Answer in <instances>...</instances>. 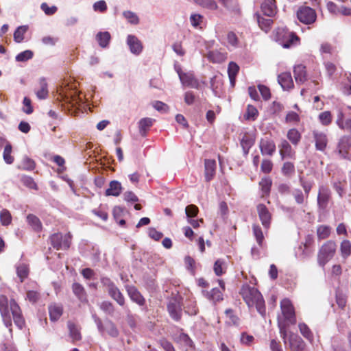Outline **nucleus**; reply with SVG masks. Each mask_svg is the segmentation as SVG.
<instances>
[{"mask_svg":"<svg viewBox=\"0 0 351 351\" xmlns=\"http://www.w3.org/2000/svg\"><path fill=\"white\" fill-rule=\"evenodd\" d=\"M10 310L15 325L22 329L25 325V321L22 313L21 307L14 299H11L10 302L8 298L4 295H0V313L5 326L9 328L10 333L12 332V322L10 315Z\"/></svg>","mask_w":351,"mask_h":351,"instance_id":"obj_1","label":"nucleus"},{"mask_svg":"<svg viewBox=\"0 0 351 351\" xmlns=\"http://www.w3.org/2000/svg\"><path fill=\"white\" fill-rule=\"evenodd\" d=\"M280 313L278 315L277 324L280 337L286 343L288 328L296 324L295 308L288 298H284L280 301Z\"/></svg>","mask_w":351,"mask_h":351,"instance_id":"obj_2","label":"nucleus"},{"mask_svg":"<svg viewBox=\"0 0 351 351\" xmlns=\"http://www.w3.org/2000/svg\"><path fill=\"white\" fill-rule=\"evenodd\" d=\"M239 294L249 308L255 307L257 311L265 316L266 313L265 300L260 291L248 284L242 285Z\"/></svg>","mask_w":351,"mask_h":351,"instance_id":"obj_3","label":"nucleus"},{"mask_svg":"<svg viewBox=\"0 0 351 351\" xmlns=\"http://www.w3.org/2000/svg\"><path fill=\"white\" fill-rule=\"evenodd\" d=\"M337 249L336 243L329 240L325 242L319 248L317 254V263L324 267L325 265L332 258Z\"/></svg>","mask_w":351,"mask_h":351,"instance_id":"obj_4","label":"nucleus"},{"mask_svg":"<svg viewBox=\"0 0 351 351\" xmlns=\"http://www.w3.org/2000/svg\"><path fill=\"white\" fill-rule=\"evenodd\" d=\"M51 245L56 250H68L72 243V234L68 232L63 234L61 232L53 233L49 237Z\"/></svg>","mask_w":351,"mask_h":351,"instance_id":"obj_5","label":"nucleus"},{"mask_svg":"<svg viewBox=\"0 0 351 351\" xmlns=\"http://www.w3.org/2000/svg\"><path fill=\"white\" fill-rule=\"evenodd\" d=\"M101 283L106 288L108 295L112 299H113L119 306H125V298L123 294L109 278H101Z\"/></svg>","mask_w":351,"mask_h":351,"instance_id":"obj_6","label":"nucleus"},{"mask_svg":"<svg viewBox=\"0 0 351 351\" xmlns=\"http://www.w3.org/2000/svg\"><path fill=\"white\" fill-rule=\"evenodd\" d=\"M297 18L303 24L311 25L316 21L317 13L308 6H300L297 11Z\"/></svg>","mask_w":351,"mask_h":351,"instance_id":"obj_7","label":"nucleus"},{"mask_svg":"<svg viewBox=\"0 0 351 351\" xmlns=\"http://www.w3.org/2000/svg\"><path fill=\"white\" fill-rule=\"evenodd\" d=\"M277 39L284 48H289L295 41L299 40V37L293 32L285 29H278Z\"/></svg>","mask_w":351,"mask_h":351,"instance_id":"obj_8","label":"nucleus"},{"mask_svg":"<svg viewBox=\"0 0 351 351\" xmlns=\"http://www.w3.org/2000/svg\"><path fill=\"white\" fill-rule=\"evenodd\" d=\"M176 72L178 74L181 83L186 86L199 89V83L195 79L193 73H184L182 71L180 66L176 68Z\"/></svg>","mask_w":351,"mask_h":351,"instance_id":"obj_9","label":"nucleus"},{"mask_svg":"<svg viewBox=\"0 0 351 351\" xmlns=\"http://www.w3.org/2000/svg\"><path fill=\"white\" fill-rule=\"evenodd\" d=\"M312 137L316 150L324 152L328 142L327 135L323 132L315 130L312 132Z\"/></svg>","mask_w":351,"mask_h":351,"instance_id":"obj_10","label":"nucleus"},{"mask_svg":"<svg viewBox=\"0 0 351 351\" xmlns=\"http://www.w3.org/2000/svg\"><path fill=\"white\" fill-rule=\"evenodd\" d=\"M259 148L263 155L271 156L276 152V147L274 141L268 137L260 140Z\"/></svg>","mask_w":351,"mask_h":351,"instance_id":"obj_11","label":"nucleus"},{"mask_svg":"<svg viewBox=\"0 0 351 351\" xmlns=\"http://www.w3.org/2000/svg\"><path fill=\"white\" fill-rule=\"evenodd\" d=\"M256 210L262 225L265 228L268 229L271 224V214L267 206L263 204H258Z\"/></svg>","mask_w":351,"mask_h":351,"instance_id":"obj_12","label":"nucleus"},{"mask_svg":"<svg viewBox=\"0 0 351 351\" xmlns=\"http://www.w3.org/2000/svg\"><path fill=\"white\" fill-rule=\"evenodd\" d=\"M278 148L280 156L282 160L287 158L295 159V152L287 140L282 139L278 145Z\"/></svg>","mask_w":351,"mask_h":351,"instance_id":"obj_13","label":"nucleus"},{"mask_svg":"<svg viewBox=\"0 0 351 351\" xmlns=\"http://www.w3.org/2000/svg\"><path fill=\"white\" fill-rule=\"evenodd\" d=\"M331 197L330 189L324 186H321L317 195V204L322 209H325Z\"/></svg>","mask_w":351,"mask_h":351,"instance_id":"obj_14","label":"nucleus"},{"mask_svg":"<svg viewBox=\"0 0 351 351\" xmlns=\"http://www.w3.org/2000/svg\"><path fill=\"white\" fill-rule=\"evenodd\" d=\"M126 291L130 300L136 303L138 305L142 306L145 304V299L141 293V292L134 286H128Z\"/></svg>","mask_w":351,"mask_h":351,"instance_id":"obj_15","label":"nucleus"},{"mask_svg":"<svg viewBox=\"0 0 351 351\" xmlns=\"http://www.w3.org/2000/svg\"><path fill=\"white\" fill-rule=\"evenodd\" d=\"M278 82L283 90H289L294 86L292 76L290 72H283L278 75Z\"/></svg>","mask_w":351,"mask_h":351,"instance_id":"obj_16","label":"nucleus"},{"mask_svg":"<svg viewBox=\"0 0 351 351\" xmlns=\"http://www.w3.org/2000/svg\"><path fill=\"white\" fill-rule=\"evenodd\" d=\"M216 161L213 159L204 160V177L206 182L213 179L216 172Z\"/></svg>","mask_w":351,"mask_h":351,"instance_id":"obj_17","label":"nucleus"},{"mask_svg":"<svg viewBox=\"0 0 351 351\" xmlns=\"http://www.w3.org/2000/svg\"><path fill=\"white\" fill-rule=\"evenodd\" d=\"M351 147V137L348 136H343L339 140L338 143L339 154L343 158H346L348 155V152Z\"/></svg>","mask_w":351,"mask_h":351,"instance_id":"obj_18","label":"nucleus"},{"mask_svg":"<svg viewBox=\"0 0 351 351\" xmlns=\"http://www.w3.org/2000/svg\"><path fill=\"white\" fill-rule=\"evenodd\" d=\"M127 43L132 53L138 55L141 53L143 50V45L136 36L128 35L127 38Z\"/></svg>","mask_w":351,"mask_h":351,"instance_id":"obj_19","label":"nucleus"},{"mask_svg":"<svg viewBox=\"0 0 351 351\" xmlns=\"http://www.w3.org/2000/svg\"><path fill=\"white\" fill-rule=\"evenodd\" d=\"M276 0H265L261 4V10L267 16L272 17L277 13Z\"/></svg>","mask_w":351,"mask_h":351,"instance_id":"obj_20","label":"nucleus"},{"mask_svg":"<svg viewBox=\"0 0 351 351\" xmlns=\"http://www.w3.org/2000/svg\"><path fill=\"white\" fill-rule=\"evenodd\" d=\"M202 292L206 299L215 304L223 300L222 291L218 288H213L210 291L202 290Z\"/></svg>","mask_w":351,"mask_h":351,"instance_id":"obj_21","label":"nucleus"},{"mask_svg":"<svg viewBox=\"0 0 351 351\" xmlns=\"http://www.w3.org/2000/svg\"><path fill=\"white\" fill-rule=\"evenodd\" d=\"M294 77L296 83L303 84L307 80L306 66L302 64H298L293 69Z\"/></svg>","mask_w":351,"mask_h":351,"instance_id":"obj_22","label":"nucleus"},{"mask_svg":"<svg viewBox=\"0 0 351 351\" xmlns=\"http://www.w3.org/2000/svg\"><path fill=\"white\" fill-rule=\"evenodd\" d=\"M167 311L171 317L175 321H180L182 317V308L176 301L170 302L167 305Z\"/></svg>","mask_w":351,"mask_h":351,"instance_id":"obj_23","label":"nucleus"},{"mask_svg":"<svg viewBox=\"0 0 351 351\" xmlns=\"http://www.w3.org/2000/svg\"><path fill=\"white\" fill-rule=\"evenodd\" d=\"M290 349L291 351H306V343L298 335H291L289 339Z\"/></svg>","mask_w":351,"mask_h":351,"instance_id":"obj_24","label":"nucleus"},{"mask_svg":"<svg viewBox=\"0 0 351 351\" xmlns=\"http://www.w3.org/2000/svg\"><path fill=\"white\" fill-rule=\"evenodd\" d=\"M72 290L75 295L82 303H87V294L84 287L80 283L74 282L72 285Z\"/></svg>","mask_w":351,"mask_h":351,"instance_id":"obj_25","label":"nucleus"},{"mask_svg":"<svg viewBox=\"0 0 351 351\" xmlns=\"http://www.w3.org/2000/svg\"><path fill=\"white\" fill-rule=\"evenodd\" d=\"M122 186L121 182L117 180H112L109 183V187L106 190V196H119L122 192Z\"/></svg>","mask_w":351,"mask_h":351,"instance_id":"obj_26","label":"nucleus"},{"mask_svg":"<svg viewBox=\"0 0 351 351\" xmlns=\"http://www.w3.org/2000/svg\"><path fill=\"white\" fill-rule=\"evenodd\" d=\"M35 93L40 99H44L48 96V86L45 78H40L39 80L38 87L35 90Z\"/></svg>","mask_w":351,"mask_h":351,"instance_id":"obj_27","label":"nucleus"},{"mask_svg":"<svg viewBox=\"0 0 351 351\" xmlns=\"http://www.w3.org/2000/svg\"><path fill=\"white\" fill-rule=\"evenodd\" d=\"M48 309L49 318L52 322L58 320L63 313V307L60 304H52L49 306Z\"/></svg>","mask_w":351,"mask_h":351,"instance_id":"obj_28","label":"nucleus"},{"mask_svg":"<svg viewBox=\"0 0 351 351\" xmlns=\"http://www.w3.org/2000/svg\"><path fill=\"white\" fill-rule=\"evenodd\" d=\"M154 119L149 117L141 119L138 122L139 133L142 136H145L150 128L152 126Z\"/></svg>","mask_w":351,"mask_h":351,"instance_id":"obj_29","label":"nucleus"},{"mask_svg":"<svg viewBox=\"0 0 351 351\" xmlns=\"http://www.w3.org/2000/svg\"><path fill=\"white\" fill-rule=\"evenodd\" d=\"M254 17L257 21L259 27L263 31L268 32L270 30L273 23V21L271 19H265L261 16V14L258 12L254 14Z\"/></svg>","mask_w":351,"mask_h":351,"instance_id":"obj_30","label":"nucleus"},{"mask_svg":"<svg viewBox=\"0 0 351 351\" xmlns=\"http://www.w3.org/2000/svg\"><path fill=\"white\" fill-rule=\"evenodd\" d=\"M69 335L72 339L73 343L82 339V335L78 326L73 322L69 321L67 323Z\"/></svg>","mask_w":351,"mask_h":351,"instance_id":"obj_31","label":"nucleus"},{"mask_svg":"<svg viewBox=\"0 0 351 351\" xmlns=\"http://www.w3.org/2000/svg\"><path fill=\"white\" fill-rule=\"evenodd\" d=\"M287 138L293 146L296 147L302 139V134L296 128H291L287 131Z\"/></svg>","mask_w":351,"mask_h":351,"instance_id":"obj_32","label":"nucleus"},{"mask_svg":"<svg viewBox=\"0 0 351 351\" xmlns=\"http://www.w3.org/2000/svg\"><path fill=\"white\" fill-rule=\"evenodd\" d=\"M239 66L234 62H230L228 64V73L230 83L232 87L235 85L236 77L239 73Z\"/></svg>","mask_w":351,"mask_h":351,"instance_id":"obj_33","label":"nucleus"},{"mask_svg":"<svg viewBox=\"0 0 351 351\" xmlns=\"http://www.w3.org/2000/svg\"><path fill=\"white\" fill-rule=\"evenodd\" d=\"M242 147L244 155L247 156L249 154L250 148L254 144V140L248 134H245L240 142Z\"/></svg>","mask_w":351,"mask_h":351,"instance_id":"obj_34","label":"nucleus"},{"mask_svg":"<svg viewBox=\"0 0 351 351\" xmlns=\"http://www.w3.org/2000/svg\"><path fill=\"white\" fill-rule=\"evenodd\" d=\"M27 221L34 231L39 232L42 230L43 225L37 216L33 214H29L27 216Z\"/></svg>","mask_w":351,"mask_h":351,"instance_id":"obj_35","label":"nucleus"},{"mask_svg":"<svg viewBox=\"0 0 351 351\" xmlns=\"http://www.w3.org/2000/svg\"><path fill=\"white\" fill-rule=\"evenodd\" d=\"M110 39L111 36L108 32H99L96 35V40L102 48L108 47Z\"/></svg>","mask_w":351,"mask_h":351,"instance_id":"obj_36","label":"nucleus"},{"mask_svg":"<svg viewBox=\"0 0 351 351\" xmlns=\"http://www.w3.org/2000/svg\"><path fill=\"white\" fill-rule=\"evenodd\" d=\"M337 125L342 130L351 133V119L343 121V113L339 112L337 119Z\"/></svg>","mask_w":351,"mask_h":351,"instance_id":"obj_37","label":"nucleus"},{"mask_svg":"<svg viewBox=\"0 0 351 351\" xmlns=\"http://www.w3.org/2000/svg\"><path fill=\"white\" fill-rule=\"evenodd\" d=\"M258 116V111L257 108L252 105H247L246 112L243 117L245 120L255 121Z\"/></svg>","mask_w":351,"mask_h":351,"instance_id":"obj_38","label":"nucleus"},{"mask_svg":"<svg viewBox=\"0 0 351 351\" xmlns=\"http://www.w3.org/2000/svg\"><path fill=\"white\" fill-rule=\"evenodd\" d=\"M29 269L27 264L20 263L16 267V274L20 278L21 282H23L29 275Z\"/></svg>","mask_w":351,"mask_h":351,"instance_id":"obj_39","label":"nucleus"},{"mask_svg":"<svg viewBox=\"0 0 351 351\" xmlns=\"http://www.w3.org/2000/svg\"><path fill=\"white\" fill-rule=\"evenodd\" d=\"M335 301L341 309L345 308L347 304V297L339 288L335 291Z\"/></svg>","mask_w":351,"mask_h":351,"instance_id":"obj_40","label":"nucleus"},{"mask_svg":"<svg viewBox=\"0 0 351 351\" xmlns=\"http://www.w3.org/2000/svg\"><path fill=\"white\" fill-rule=\"evenodd\" d=\"M259 185L264 195H268L270 193L272 180L269 177H264L259 182Z\"/></svg>","mask_w":351,"mask_h":351,"instance_id":"obj_41","label":"nucleus"},{"mask_svg":"<svg viewBox=\"0 0 351 351\" xmlns=\"http://www.w3.org/2000/svg\"><path fill=\"white\" fill-rule=\"evenodd\" d=\"M253 234L256 238V241L258 245L261 247H263L264 235L261 228L258 225L254 224L252 226Z\"/></svg>","mask_w":351,"mask_h":351,"instance_id":"obj_42","label":"nucleus"},{"mask_svg":"<svg viewBox=\"0 0 351 351\" xmlns=\"http://www.w3.org/2000/svg\"><path fill=\"white\" fill-rule=\"evenodd\" d=\"M331 232V228L326 225H320L317 228V235L319 240L327 239Z\"/></svg>","mask_w":351,"mask_h":351,"instance_id":"obj_43","label":"nucleus"},{"mask_svg":"<svg viewBox=\"0 0 351 351\" xmlns=\"http://www.w3.org/2000/svg\"><path fill=\"white\" fill-rule=\"evenodd\" d=\"M340 252L343 258H347L351 254V243L349 240H343L340 245Z\"/></svg>","mask_w":351,"mask_h":351,"instance_id":"obj_44","label":"nucleus"},{"mask_svg":"<svg viewBox=\"0 0 351 351\" xmlns=\"http://www.w3.org/2000/svg\"><path fill=\"white\" fill-rule=\"evenodd\" d=\"M346 181L337 180L332 182V186L334 190L338 193L340 197H343L346 193Z\"/></svg>","mask_w":351,"mask_h":351,"instance_id":"obj_45","label":"nucleus"},{"mask_svg":"<svg viewBox=\"0 0 351 351\" xmlns=\"http://www.w3.org/2000/svg\"><path fill=\"white\" fill-rule=\"evenodd\" d=\"M28 29L26 25L19 26L16 28L14 33V40L16 43H21L24 40V34Z\"/></svg>","mask_w":351,"mask_h":351,"instance_id":"obj_46","label":"nucleus"},{"mask_svg":"<svg viewBox=\"0 0 351 351\" xmlns=\"http://www.w3.org/2000/svg\"><path fill=\"white\" fill-rule=\"evenodd\" d=\"M195 3L204 8L215 10L218 8L217 3L214 0H193Z\"/></svg>","mask_w":351,"mask_h":351,"instance_id":"obj_47","label":"nucleus"},{"mask_svg":"<svg viewBox=\"0 0 351 351\" xmlns=\"http://www.w3.org/2000/svg\"><path fill=\"white\" fill-rule=\"evenodd\" d=\"M223 5L235 14H239L241 13L238 0H228V2Z\"/></svg>","mask_w":351,"mask_h":351,"instance_id":"obj_48","label":"nucleus"},{"mask_svg":"<svg viewBox=\"0 0 351 351\" xmlns=\"http://www.w3.org/2000/svg\"><path fill=\"white\" fill-rule=\"evenodd\" d=\"M12 147L11 144H6V145L4 147L3 157L4 161L8 165L12 164L14 160V157L12 156Z\"/></svg>","mask_w":351,"mask_h":351,"instance_id":"obj_49","label":"nucleus"},{"mask_svg":"<svg viewBox=\"0 0 351 351\" xmlns=\"http://www.w3.org/2000/svg\"><path fill=\"white\" fill-rule=\"evenodd\" d=\"M300 121V117L298 112L294 111H289L285 117V122L287 123H291L297 125Z\"/></svg>","mask_w":351,"mask_h":351,"instance_id":"obj_50","label":"nucleus"},{"mask_svg":"<svg viewBox=\"0 0 351 351\" xmlns=\"http://www.w3.org/2000/svg\"><path fill=\"white\" fill-rule=\"evenodd\" d=\"M282 173L287 177H291L295 173V165L293 162H285L282 167Z\"/></svg>","mask_w":351,"mask_h":351,"instance_id":"obj_51","label":"nucleus"},{"mask_svg":"<svg viewBox=\"0 0 351 351\" xmlns=\"http://www.w3.org/2000/svg\"><path fill=\"white\" fill-rule=\"evenodd\" d=\"M299 330L300 333L303 335L304 337L307 339L309 341H313V335L308 328V326L304 323H300L298 325Z\"/></svg>","mask_w":351,"mask_h":351,"instance_id":"obj_52","label":"nucleus"},{"mask_svg":"<svg viewBox=\"0 0 351 351\" xmlns=\"http://www.w3.org/2000/svg\"><path fill=\"white\" fill-rule=\"evenodd\" d=\"M36 167V163L32 158L29 157H25L23 158L22 162H21V167H19L20 169L26 171H32Z\"/></svg>","mask_w":351,"mask_h":351,"instance_id":"obj_53","label":"nucleus"},{"mask_svg":"<svg viewBox=\"0 0 351 351\" xmlns=\"http://www.w3.org/2000/svg\"><path fill=\"white\" fill-rule=\"evenodd\" d=\"M21 182L24 186L30 189H38L36 183L34 182V179L30 176H22L21 178Z\"/></svg>","mask_w":351,"mask_h":351,"instance_id":"obj_54","label":"nucleus"},{"mask_svg":"<svg viewBox=\"0 0 351 351\" xmlns=\"http://www.w3.org/2000/svg\"><path fill=\"white\" fill-rule=\"evenodd\" d=\"M0 221L3 226H8L12 222V216L10 211L3 209L0 213Z\"/></svg>","mask_w":351,"mask_h":351,"instance_id":"obj_55","label":"nucleus"},{"mask_svg":"<svg viewBox=\"0 0 351 351\" xmlns=\"http://www.w3.org/2000/svg\"><path fill=\"white\" fill-rule=\"evenodd\" d=\"M225 314L226 317L229 319L230 323L236 326L239 325L240 319L239 317L236 315L234 310L232 308H227L225 311Z\"/></svg>","mask_w":351,"mask_h":351,"instance_id":"obj_56","label":"nucleus"},{"mask_svg":"<svg viewBox=\"0 0 351 351\" xmlns=\"http://www.w3.org/2000/svg\"><path fill=\"white\" fill-rule=\"evenodd\" d=\"M274 164L270 159H263L261 165V171L266 174L271 172Z\"/></svg>","mask_w":351,"mask_h":351,"instance_id":"obj_57","label":"nucleus"},{"mask_svg":"<svg viewBox=\"0 0 351 351\" xmlns=\"http://www.w3.org/2000/svg\"><path fill=\"white\" fill-rule=\"evenodd\" d=\"M33 52L31 50H25L19 53L16 56V60L17 62H25L32 58Z\"/></svg>","mask_w":351,"mask_h":351,"instance_id":"obj_58","label":"nucleus"},{"mask_svg":"<svg viewBox=\"0 0 351 351\" xmlns=\"http://www.w3.org/2000/svg\"><path fill=\"white\" fill-rule=\"evenodd\" d=\"M319 119L324 125H328L332 122V114L330 111H324L319 114Z\"/></svg>","mask_w":351,"mask_h":351,"instance_id":"obj_59","label":"nucleus"},{"mask_svg":"<svg viewBox=\"0 0 351 351\" xmlns=\"http://www.w3.org/2000/svg\"><path fill=\"white\" fill-rule=\"evenodd\" d=\"M123 15L131 24L136 25L139 23V19L134 12L128 10L123 12Z\"/></svg>","mask_w":351,"mask_h":351,"instance_id":"obj_60","label":"nucleus"},{"mask_svg":"<svg viewBox=\"0 0 351 351\" xmlns=\"http://www.w3.org/2000/svg\"><path fill=\"white\" fill-rule=\"evenodd\" d=\"M224 262L220 259L215 262L213 270L216 276H220L223 275L226 271L223 268Z\"/></svg>","mask_w":351,"mask_h":351,"instance_id":"obj_61","label":"nucleus"},{"mask_svg":"<svg viewBox=\"0 0 351 351\" xmlns=\"http://www.w3.org/2000/svg\"><path fill=\"white\" fill-rule=\"evenodd\" d=\"M185 213L187 217L191 219L197 215L199 213V208L194 204H190L186 207Z\"/></svg>","mask_w":351,"mask_h":351,"instance_id":"obj_62","label":"nucleus"},{"mask_svg":"<svg viewBox=\"0 0 351 351\" xmlns=\"http://www.w3.org/2000/svg\"><path fill=\"white\" fill-rule=\"evenodd\" d=\"M100 308L108 315H112L114 312V306L112 303L109 301L102 302L100 304Z\"/></svg>","mask_w":351,"mask_h":351,"instance_id":"obj_63","label":"nucleus"},{"mask_svg":"<svg viewBox=\"0 0 351 351\" xmlns=\"http://www.w3.org/2000/svg\"><path fill=\"white\" fill-rule=\"evenodd\" d=\"M270 112L276 115H279L284 110V106L278 101H274L270 106Z\"/></svg>","mask_w":351,"mask_h":351,"instance_id":"obj_64","label":"nucleus"}]
</instances>
